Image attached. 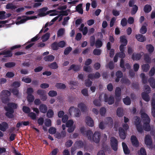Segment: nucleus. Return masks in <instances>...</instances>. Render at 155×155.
<instances>
[{
	"label": "nucleus",
	"instance_id": "1",
	"mask_svg": "<svg viewBox=\"0 0 155 155\" xmlns=\"http://www.w3.org/2000/svg\"><path fill=\"white\" fill-rule=\"evenodd\" d=\"M80 131L83 135L84 137H87L88 139L92 140L96 143L99 142L101 137V134L100 132L95 131L93 134L92 137H91L93 133L91 130H85L84 128L82 127L80 129Z\"/></svg>",
	"mask_w": 155,
	"mask_h": 155
},
{
	"label": "nucleus",
	"instance_id": "2",
	"mask_svg": "<svg viewBox=\"0 0 155 155\" xmlns=\"http://www.w3.org/2000/svg\"><path fill=\"white\" fill-rule=\"evenodd\" d=\"M18 105L17 104L13 102H10L7 104V106L4 107V109L7 111L5 113V116L9 118L14 117L13 114L14 112V110L17 109Z\"/></svg>",
	"mask_w": 155,
	"mask_h": 155
},
{
	"label": "nucleus",
	"instance_id": "3",
	"mask_svg": "<svg viewBox=\"0 0 155 155\" xmlns=\"http://www.w3.org/2000/svg\"><path fill=\"white\" fill-rule=\"evenodd\" d=\"M141 117L143 122V127L144 130L149 131L151 130L150 125V119L148 115L145 112H141Z\"/></svg>",
	"mask_w": 155,
	"mask_h": 155
},
{
	"label": "nucleus",
	"instance_id": "4",
	"mask_svg": "<svg viewBox=\"0 0 155 155\" xmlns=\"http://www.w3.org/2000/svg\"><path fill=\"white\" fill-rule=\"evenodd\" d=\"M134 124L135 125L137 131L142 133L143 132L144 128L141 124V120L139 117H134Z\"/></svg>",
	"mask_w": 155,
	"mask_h": 155
},
{
	"label": "nucleus",
	"instance_id": "5",
	"mask_svg": "<svg viewBox=\"0 0 155 155\" xmlns=\"http://www.w3.org/2000/svg\"><path fill=\"white\" fill-rule=\"evenodd\" d=\"M37 18V17L36 16L28 17L25 16H23L21 17L18 16L17 19L18 21L16 22V24L17 25H19L25 23L28 20L34 19Z\"/></svg>",
	"mask_w": 155,
	"mask_h": 155
},
{
	"label": "nucleus",
	"instance_id": "6",
	"mask_svg": "<svg viewBox=\"0 0 155 155\" xmlns=\"http://www.w3.org/2000/svg\"><path fill=\"white\" fill-rule=\"evenodd\" d=\"M21 46L20 45H16L13 46L10 48V50L11 51H6L5 50L2 51V55H5L4 56V57H11L12 55V53L11 51L13 50L18 48H19L21 47Z\"/></svg>",
	"mask_w": 155,
	"mask_h": 155
},
{
	"label": "nucleus",
	"instance_id": "7",
	"mask_svg": "<svg viewBox=\"0 0 155 155\" xmlns=\"http://www.w3.org/2000/svg\"><path fill=\"white\" fill-rule=\"evenodd\" d=\"M48 9V8L47 7H44L40 9L38 11L39 12L38 15L40 17H44L47 15L49 14L50 13L56 12V10H53L48 11L46 13H45V12Z\"/></svg>",
	"mask_w": 155,
	"mask_h": 155
},
{
	"label": "nucleus",
	"instance_id": "8",
	"mask_svg": "<svg viewBox=\"0 0 155 155\" xmlns=\"http://www.w3.org/2000/svg\"><path fill=\"white\" fill-rule=\"evenodd\" d=\"M37 94L39 95L41 100L43 101H45L47 98L46 92L44 90L38 89L37 91Z\"/></svg>",
	"mask_w": 155,
	"mask_h": 155
},
{
	"label": "nucleus",
	"instance_id": "9",
	"mask_svg": "<svg viewBox=\"0 0 155 155\" xmlns=\"http://www.w3.org/2000/svg\"><path fill=\"white\" fill-rule=\"evenodd\" d=\"M110 144L112 148L116 151L118 149V141L114 137H112L110 139Z\"/></svg>",
	"mask_w": 155,
	"mask_h": 155
},
{
	"label": "nucleus",
	"instance_id": "10",
	"mask_svg": "<svg viewBox=\"0 0 155 155\" xmlns=\"http://www.w3.org/2000/svg\"><path fill=\"white\" fill-rule=\"evenodd\" d=\"M104 100L105 102H107L110 105L113 104L114 101L113 97L111 96L108 98L107 95L106 94H105L104 95Z\"/></svg>",
	"mask_w": 155,
	"mask_h": 155
},
{
	"label": "nucleus",
	"instance_id": "11",
	"mask_svg": "<svg viewBox=\"0 0 155 155\" xmlns=\"http://www.w3.org/2000/svg\"><path fill=\"white\" fill-rule=\"evenodd\" d=\"M118 131L120 138L123 140L125 139L126 138L127 132L121 127L118 128Z\"/></svg>",
	"mask_w": 155,
	"mask_h": 155
},
{
	"label": "nucleus",
	"instance_id": "12",
	"mask_svg": "<svg viewBox=\"0 0 155 155\" xmlns=\"http://www.w3.org/2000/svg\"><path fill=\"white\" fill-rule=\"evenodd\" d=\"M130 140L133 146L137 147L139 146V142L136 136L132 135L131 137Z\"/></svg>",
	"mask_w": 155,
	"mask_h": 155
},
{
	"label": "nucleus",
	"instance_id": "13",
	"mask_svg": "<svg viewBox=\"0 0 155 155\" xmlns=\"http://www.w3.org/2000/svg\"><path fill=\"white\" fill-rule=\"evenodd\" d=\"M144 142L145 144L147 145L150 146L152 144L151 137L150 135H147L145 136Z\"/></svg>",
	"mask_w": 155,
	"mask_h": 155
},
{
	"label": "nucleus",
	"instance_id": "14",
	"mask_svg": "<svg viewBox=\"0 0 155 155\" xmlns=\"http://www.w3.org/2000/svg\"><path fill=\"white\" fill-rule=\"evenodd\" d=\"M86 124L90 127H93L94 125V123L93 120L90 117L87 116L86 117Z\"/></svg>",
	"mask_w": 155,
	"mask_h": 155
},
{
	"label": "nucleus",
	"instance_id": "15",
	"mask_svg": "<svg viewBox=\"0 0 155 155\" xmlns=\"http://www.w3.org/2000/svg\"><path fill=\"white\" fill-rule=\"evenodd\" d=\"M80 69V65L73 64L69 68L68 71H70L72 69L74 71H79Z\"/></svg>",
	"mask_w": 155,
	"mask_h": 155
},
{
	"label": "nucleus",
	"instance_id": "16",
	"mask_svg": "<svg viewBox=\"0 0 155 155\" xmlns=\"http://www.w3.org/2000/svg\"><path fill=\"white\" fill-rule=\"evenodd\" d=\"M39 109L40 111L43 113H46L48 110V108L47 106L45 104H41L39 107Z\"/></svg>",
	"mask_w": 155,
	"mask_h": 155
},
{
	"label": "nucleus",
	"instance_id": "17",
	"mask_svg": "<svg viewBox=\"0 0 155 155\" xmlns=\"http://www.w3.org/2000/svg\"><path fill=\"white\" fill-rule=\"evenodd\" d=\"M116 78L115 79V81L116 82H118L120 81V79L122 78L123 74L121 71L119 70L116 72Z\"/></svg>",
	"mask_w": 155,
	"mask_h": 155
},
{
	"label": "nucleus",
	"instance_id": "18",
	"mask_svg": "<svg viewBox=\"0 0 155 155\" xmlns=\"http://www.w3.org/2000/svg\"><path fill=\"white\" fill-rule=\"evenodd\" d=\"M135 37L137 40L140 42H143L145 41L146 40V38L145 36H143L142 34H139L136 35Z\"/></svg>",
	"mask_w": 155,
	"mask_h": 155
},
{
	"label": "nucleus",
	"instance_id": "19",
	"mask_svg": "<svg viewBox=\"0 0 155 155\" xmlns=\"http://www.w3.org/2000/svg\"><path fill=\"white\" fill-rule=\"evenodd\" d=\"M122 146L124 153L126 154H128L130 153V150L127 144L124 142L122 143Z\"/></svg>",
	"mask_w": 155,
	"mask_h": 155
},
{
	"label": "nucleus",
	"instance_id": "20",
	"mask_svg": "<svg viewBox=\"0 0 155 155\" xmlns=\"http://www.w3.org/2000/svg\"><path fill=\"white\" fill-rule=\"evenodd\" d=\"M1 94L2 96L7 97V98L5 99L6 101H8V97L9 96L11 95V93L9 91L7 90H4L2 91Z\"/></svg>",
	"mask_w": 155,
	"mask_h": 155
},
{
	"label": "nucleus",
	"instance_id": "21",
	"mask_svg": "<svg viewBox=\"0 0 155 155\" xmlns=\"http://www.w3.org/2000/svg\"><path fill=\"white\" fill-rule=\"evenodd\" d=\"M6 12L5 11H0V19L3 20L5 19L7 17H9L11 16V14L10 13H8L6 14V16H5V14Z\"/></svg>",
	"mask_w": 155,
	"mask_h": 155
},
{
	"label": "nucleus",
	"instance_id": "22",
	"mask_svg": "<svg viewBox=\"0 0 155 155\" xmlns=\"http://www.w3.org/2000/svg\"><path fill=\"white\" fill-rule=\"evenodd\" d=\"M8 127V124L5 122H3L2 124H0V130L5 132Z\"/></svg>",
	"mask_w": 155,
	"mask_h": 155
},
{
	"label": "nucleus",
	"instance_id": "23",
	"mask_svg": "<svg viewBox=\"0 0 155 155\" xmlns=\"http://www.w3.org/2000/svg\"><path fill=\"white\" fill-rule=\"evenodd\" d=\"M142 57V55L140 53H133L132 55V58L133 60L138 61L140 60Z\"/></svg>",
	"mask_w": 155,
	"mask_h": 155
},
{
	"label": "nucleus",
	"instance_id": "24",
	"mask_svg": "<svg viewBox=\"0 0 155 155\" xmlns=\"http://www.w3.org/2000/svg\"><path fill=\"white\" fill-rule=\"evenodd\" d=\"M147 92H143L142 93V97L145 101L148 102L150 101V99Z\"/></svg>",
	"mask_w": 155,
	"mask_h": 155
},
{
	"label": "nucleus",
	"instance_id": "25",
	"mask_svg": "<svg viewBox=\"0 0 155 155\" xmlns=\"http://www.w3.org/2000/svg\"><path fill=\"white\" fill-rule=\"evenodd\" d=\"M78 107L82 112H85L87 109V107L86 105L82 103H79L78 104Z\"/></svg>",
	"mask_w": 155,
	"mask_h": 155
},
{
	"label": "nucleus",
	"instance_id": "26",
	"mask_svg": "<svg viewBox=\"0 0 155 155\" xmlns=\"http://www.w3.org/2000/svg\"><path fill=\"white\" fill-rule=\"evenodd\" d=\"M54 59V57L53 55H49L44 58V60L46 61H52Z\"/></svg>",
	"mask_w": 155,
	"mask_h": 155
},
{
	"label": "nucleus",
	"instance_id": "27",
	"mask_svg": "<svg viewBox=\"0 0 155 155\" xmlns=\"http://www.w3.org/2000/svg\"><path fill=\"white\" fill-rule=\"evenodd\" d=\"M148 82L150 86L153 88H155V80L153 77L150 78L148 79Z\"/></svg>",
	"mask_w": 155,
	"mask_h": 155
},
{
	"label": "nucleus",
	"instance_id": "28",
	"mask_svg": "<svg viewBox=\"0 0 155 155\" xmlns=\"http://www.w3.org/2000/svg\"><path fill=\"white\" fill-rule=\"evenodd\" d=\"M120 41L122 44L125 45H126L127 43V41L126 39V37L124 36H122L120 37Z\"/></svg>",
	"mask_w": 155,
	"mask_h": 155
},
{
	"label": "nucleus",
	"instance_id": "29",
	"mask_svg": "<svg viewBox=\"0 0 155 155\" xmlns=\"http://www.w3.org/2000/svg\"><path fill=\"white\" fill-rule=\"evenodd\" d=\"M121 82L122 84H124L127 85H129L131 84L130 81L127 78H123L121 80Z\"/></svg>",
	"mask_w": 155,
	"mask_h": 155
},
{
	"label": "nucleus",
	"instance_id": "30",
	"mask_svg": "<svg viewBox=\"0 0 155 155\" xmlns=\"http://www.w3.org/2000/svg\"><path fill=\"white\" fill-rule=\"evenodd\" d=\"M83 4L81 3L78 5L76 7V11L80 14H82L83 13V11L82 7Z\"/></svg>",
	"mask_w": 155,
	"mask_h": 155
},
{
	"label": "nucleus",
	"instance_id": "31",
	"mask_svg": "<svg viewBox=\"0 0 155 155\" xmlns=\"http://www.w3.org/2000/svg\"><path fill=\"white\" fill-rule=\"evenodd\" d=\"M151 10L152 7L150 5L147 4L144 6L143 11L145 13H148L150 12Z\"/></svg>",
	"mask_w": 155,
	"mask_h": 155
},
{
	"label": "nucleus",
	"instance_id": "32",
	"mask_svg": "<svg viewBox=\"0 0 155 155\" xmlns=\"http://www.w3.org/2000/svg\"><path fill=\"white\" fill-rule=\"evenodd\" d=\"M75 145L77 148H81L83 147L84 143L82 141L78 140L75 142Z\"/></svg>",
	"mask_w": 155,
	"mask_h": 155
},
{
	"label": "nucleus",
	"instance_id": "33",
	"mask_svg": "<svg viewBox=\"0 0 155 155\" xmlns=\"http://www.w3.org/2000/svg\"><path fill=\"white\" fill-rule=\"evenodd\" d=\"M48 67L52 69H57L58 66L56 62H54L48 65Z\"/></svg>",
	"mask_w": 155,
	"mask_h": 155
},
{
	"label": "nucleus",
	"instance_id": "34",
	"mask_svg": "<svg viewBox=\"0 0 155 155\" xmlns=\"http://www.w3.org/2000/svg\"><path fill=\"white\" fill-rule=\"evenodd\" d=\"M121 91L120 88L117 87L115 90V95L117 97H120L121 96Z\"/></svg>",
	"mask_w": 155,
	"mask_h": 155
},
{
	"label": "nucleus",
	"instance_id": "35",
	"mask_svg": "<svg viewBox=\"0 0 155 155\" xmlns=\"http://www.w3.org/2000/svg\"><path fill=\"white\" fill-rule=\"evenodd\" d=\"M146 48L148 52L150 53L153 52L154 50V48L153 46L151 44L147 45L146 46Z\"/></svg>",
	"mask_w": 155,
	"mask_h": 155
},
{
	"label": "nucleus",
	"instance_id": "36",
	"mask_svg": "<svg viewBox=\"0 0 155 155\" xmlns=\"http://www.w3.org/2000/svg\"><path fill=\"white\" fill-rule=\"evenodd\" d=\"M123 101L125 104L127 105H130L131 103V100L128 96L123 99Z\"/></svg>",
	"mask_w": 155,
	"mask_h": 155
},
{
	"label": "nucleus",
	"instance_id": "37",
	"mask_svg": "<svg viewBox=\"0 0 155 155\" xmlns=\"http://www.w3.org/2000/svg\"><path fill=\"white\" fill-rule=\"evenodd\" d=\"M55 87L58 89H64L66 88V86L65 84L61 83H57L55 85Z\"/></svg>",
	"mask_w": 155,
	"mask_h": 155
},
{
	"label": "nucleus",
	"instance_id": "38",
	"mask_svg": "<svg viewBox=\"0 0 155 155\" xmlns=\"http://www.w3.org/2000/svg\"><path fill=\"white\" fill-rule=\"evenodd\" d=\"M44 1V0H35V2H38V3H35L33 5V7L34 8H37L40 6L41 5V2H43Z\"/></svg>",
	"mask_w": 155,
	"mask_h": 155
},
{
	"label": "nucleus",
	"instance_id": "39",
	"mask_svg": "<svg viewBox=\"0 0 155 155\" xmlns=\"http://www.w3.org/2000/svg\"><path fill=\"white\" fill-rule=\"evenodd\" d=\"M142 69L145 72H147L150 68V65L148 64H143L142 65Z\"/></svg>",
	"mask_w": 155,
	"mask_h": 155
},
{
	"label": "nucleus",
	"instance_id": "40",
	"mask_svg": "<svg viewBox=\"0 0 155 155\" xmlns=\"http://www.w3.org/2000/svg\"><path fill=\"white\" fill-rule=\"evenodd\" d=\"M95 45L97 48H100L102 46L103 43L101 40L98 39L96 40Z\"/></svg>",
	"mask_w": 155,
	"mask_h": 155
},
{
	"label": "nucleus",
	"instance_id": "41",
	"mask_svg": "<svg viewBox=\"0 0 155 155\" xmlns=\"http://www.w3.org/2000/svg\"><path fill=\"white\" fill-rule=\"evenodd\" d=\"M95 38L94 36H92L90 37V45L91 46H93L95 43Z\"/></svg>",
	"mask_w": 155,
	"mask_h": 155
},
{
	"label": "nucleus",
	"instance_id": "42",
	"mask_svg": "<svg viewBox=\"0 0 155 155\" xmlns=\"http://www.w3.org/2000/svg\"><path fill=\"white\" fill-rule=\"evenodd\" d=\"M144 59L147 63H150L151 62V59L148 54H144Z\"/></svg>",
	"mask_w": 155,
	"mask_h": 155
},
{
	"label": "nucleus",
	"instance_id": "43",
	"mask_svg": "<svg viewBox=\"0 0 155 155\" xmlns=\"http://www.w3.org/2000/svg\"><path fill=\"white\" fill-rule=\"evenodd\" d=\"M51 48L54 50H57L58 49V43L57 42H54L51 45Z\"/></svg>",
	"mask_w": 155,
	"mask_h": 155
},
{
	"label": "nucleus",
	"instance_id": "44",
	"mask_svg": "<svg viewBox=\"0 0 155 155\" xmlns=\"http://www.w3.org/2000/svg\"><path fill=\"white\" fill-rule=\"evenodd\" d=\"M138 10V7L136 5H134L130 12L131 14L132 15L135 14L137 13Z\"/></svg>",
	"mask_w": 155,
	"mask_h": 155
},
{
	"label": "nucleus",
	"instance_id": "45",
	"mask_svg": "<svg viewBox=\"0 0 155 155\" xmlns=\"http://www.w3.org/2000/svg\"><path fill=\"white\" fill-rule=\"evenodd\" d=\"M6 8L7 9H14L16 8V6L15 5H13L12 3H9L6 5Z\"/></svg>",
	"mask_w": 155,
	"mask_h": 155
},
{
	"label": "nucleus",
	"instance_id": "46",
	"mask_svg": "<svg viewBox=\"0 0 155 155\" xmlns=\"http://www.w3.org/2000/svg\"><path fill=\"white\" fill-rule=\"evenodd\" d=\"M54 113L53 110L51 109L48 110L47 113V116L48 118H51L54 115Z\"/></svg>",
	"mask_w": 155,
	"mask_h": 155
},
{
	"label": "nucleus",
	"instance_id": "47",
	"mask_svg": "<svg viewBox=\"0 0 155 155\" xmlns=\"http://www.w3.org/2000/svg\"><path fill=\"white\" fill-rule=\"evenodd\" d=\"M147 31V28L146 26L143 25L140 28V32L142 34H144L146 33Z\"/></svg>",
	"mask_w": 155,
	"mask_h": 155
},
{
	"label": "nucleus",
	"instance_id": "48",
	"mask_svg": "<svg viewBox=\"0 0 155 155\" xmlns=\"http://www.w3.org/2000/svg\"><path fill=\"white\" fill-rule=\"evenodd\" d=\"M50 36V33H47L43 35L42 37L43 41H47L49 38Z\"/></svg>",
	"mask_w": 155,
	"mask_h": 155
},
{
	"label": "nucleus",
	"instance_id": "49",
	"mask_svg": "<svg viewBox=\"0 0 155 155\" xmlns=\"http://www.w3.org/2000/svg\"><path fill=\"white\" fill-rule=\"evenodd\" d=\"M15 63L13 62H9L5 64V66L8 68H11L15 66Z\"/></svg>",
	"mask_w": 155,
	"mask_h": 155
},
{
	"label": "nucleus",
	"instance_id": "50",
	"mask_svg": "<svg viewBox=\"0 0 155 155\" xmlns=\"http://www.w3.org/2000/svg\"><path fill=\"white\" fill-rule=\"evenodd\" d=\"M72 50V48L70 47H69L66 48L64 52V54L65 55H67L71 52Z\"/></svg>",
	"mask_w": 155,
	"mask_h": 155
},
{
	"label": "nucleus",
	"instance_id": "51",
	"mask_svg": "<svg viewBox=\"0 0 155 155\" xmlns=\"http://www.w3.org/2000/svg\"><path fill=\"white\" fill-rule=\"evenodd\" d=\"M106 120L107 124L109 125L110 124V126H111L112 127L113 124V122L112 119L110 117H108L106 118Z\"/></svg>",
	"mask_w": 155,
	"mask_h": 155
},
{
	"label": "nucleus",
	"instance_id": "52",
	"mask_svg": "<svg viewBox=\"0 0 155 155\" xmlns=\"http://www.w3.org/2000/svg\"><path fill=\"white\" fill-rule=\"evenodd\" d=\"M12 93L14 95H15L16 96H18L19 94V90L18 88L16 87H14L12 89Z\"/></svg>",
	"mask_w": 155,
	"mask_h": 155
},
{
	"label": "nucleus",
	"instance_id": "53",
	"mask_svg": "<svg viewBox=\"0 0 155 155\" xmlns=\"http://www.w3.org/2000/svg\"><path fill=\"white\" fill-rule=\"evenodd\" d=\"M48 95L49 96L51 97H55L57 95V92L54 91H50L48 93Z\"/></svg>",
	"mask_w": 155,
	"mask_h": 155
},
{
	"label": "nucleus",
	"instance_id": "54",
	"mask_svg": "<svg viewBox=\"0 0 155 155\" xmlns=\"http://www.w3.org/2000/svg\"><path fill=\"white\" fill-rule=\"evenodd\" d=\"M117 115L119 117H121L123 116V114L121 109L120 107L117 108Z\"/></svg>",
	"mask_w": 155,
	"mask_h": 155
},
{
	"label": "nucleus",
	"instance_id": "55",
	"mask_svg": "<svg viewBox=\"0 0 155 155\" xmlns=\"http://www.w3.org/2000/svg\"><path fill=\"white\" fill-rule=\"evenodd\" d=\"M90 78H88L85 81L84 84L87 87H90L92 85V82L90 80Z\"/></svg>",
	"mask_w": 155,
	"mask_h": 155
},
{
	"label": "nucleus",
	"instance_id": "56",
	"mask_svg": "<svg viewBox=\"0 0 155 155\" xmlns=\"http://www.w3.org/2000/svg\"><path fill=\"white\" fill-rule=\"evenodd\" d=\"M120 65V67L123 69V71H126V68L124 66V61L123 59H121Z\"/></svg>",
	"mask_w": 155,
	"mask_h": 155
},
{
	"label": "nucleus",
	"instance_id": "57",
	"mask_svg": "<svg viewBox=\"0 0 155 155\" xmlns=\"http://www.w3.org/2000/svg\"><path fill=\"white\" fill-rule=\"evenodd\" d=\"M64 28H61L59 29L57 32V36L58 37L61 36L63 35L64 33Z\"/></svg>",
	"mask_w": 155,
	"mask_h": 155
},
{
	"label": "nucleus",
	"instance_id": "58",
	"mask_svg": "<svg viewBox=\"0 0 155 155\" xmlns=\"http://www.w3.org/2000/svg\"><path fill=\"white\" fill-rule=\"evenodd\" d=\"M22 110L25 113L28 114L30 112V108L28 107L23 106L22 107Z\"/></svg>",
	"mask_w": 155,
	"mask_h": 155
},
{
	"label": "nucleus",
	"instance_id": "59",
	"mask_svg": "<svg viewBox=\"0 0 155 155\" xmlns=\"http://www.w3.org/2000/svg\"><path fill=\"white\" fill-rule=\"evenodd\" d=\"M101 51L100 49H95L93 51V54L95 55H99L101 54Z\"/></svg>",
	"mask_w": 155,
	"mask_h": 155
},
{
	"label": "nucleus",
	"instance_id": "60",
	"mask_svg": "<svg viewBox=\"0 0 155 155\" xmlns=\"http://www.w3.org/2000/svg\"><path fill=\"white\" fill-rule=\"evenodd\" d=\"M27 100L29 102H32L34 100V97L32 94H28L27 97Z\"/></svg>",
	"mask_w": 155,
	"mask_h": 155
},
{
	"label": "nucleus",
	"instance_id": "61",
	"mask_svg": "<svg viewBox=\"0 0 155 155\" xmlns=\"http://www.w3.org/2000/svg\"><path fill=\"white\" fill-rule=\"evenodd\" d=\"M48 131L50 134H55L56 132V129L55 127H51L50 128Z\"/></svg>",
	"mask_w": 155,
	"mask_h": 155
},
{
	"label": "nucleus",
	"instance_id": "62",
	"mask_svg": "<svg viewBox=\"0 0 155 155\" xmlns=\"http://www.w3.org/2000/svg\"><path fill=\"white\" fill-rule=\"evenodd\" d=\"M106 112V109L104 107H101L100 110V114L102 116L105 115Z\"/></svg>",
	"mask_w": 155,
	"mask_h": 155
},
{
	"label": "nucleus",
	"instance_id": "63",
	"mask_svg": "<svg viewBox=\"0 0 155 155\" xmlns=\"http://www.w3.org/2000/svg\"><path fill=\"white\" fill-rule=\"evenodd\" d=\"M45 125L48 127H51V121L50 119H47L45 122Z\"/></svg>",
	"mask_w": 155,
	"mask_h": 155
},
{
	"label": "nucleus",
	"instance_id": "64",
	"mask_svg": "<svg viewBox=\"0 0 155 155\" xmlns=\"http://www.w3.org/2000/svg\"><path fill=\"white\" fill-rule=\"evenodd\" d=\"M21 84L20 82L18 81H15L12 84V86L14 87H16L18 88L20 86Z\"/></svg>",
	"mask_w": 155,
	"mask_h": 155
}]
</instances>
